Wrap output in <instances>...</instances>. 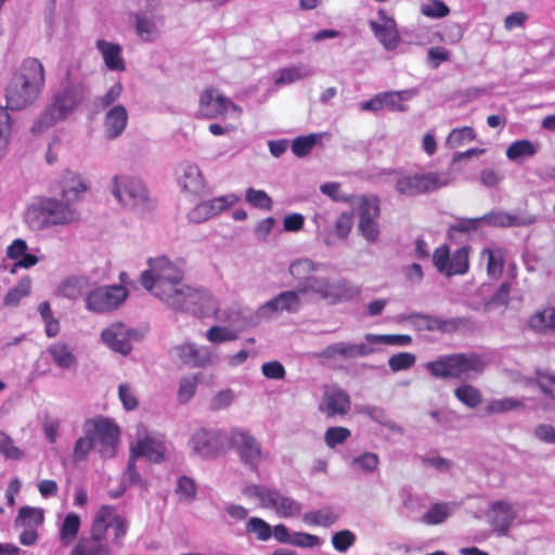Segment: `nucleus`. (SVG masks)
<instances>
[{
    "label": "nucleus",
    "mask_w": 555,
    "mask_h": 555,
    "mask_svg": "<svg viewBox=\"0 0 555 555\" xmlns=\"http://www.w3.org/2000/svg\"><path fill=\"white\" fill-rule=\"evenodd\" d=\"M308 75L307 70L300 66L287 67L280 70V75L275 80L276 85L292 83L300 80Z\"/></svg>",
    "instance_id": "69168bd1"
},
{
    "label": "nucleus",
    "mask_w": 555,
    "mask_h": 555,
    "mask_svg": "<svg viewBox=\"0 0 555 555\" xmlns=\"http://www.w3.org/2000/svg\"><path fill=\"white\" fill-rule=\"evenodd\" d=\"M83 428L85 433L92 437L93 442L99 443V452L102 457L111 459L116 454L120 428L114 421L98 416L87 420Z\"/></svg>",
    "instance_id": "6e6552de"
},
{
    "label": "nucleus",
    "mask_w": 555,
    "mask_h": 555,
    "mask_svg": "<svg viewBox=\"0 0 555 555\" xmlns=\"http://www.w3.org/2000/svg\"><path fill=\"white\" fill-rule=\"evenodd\" d=\"M476 139V132L474 128L465 126L462 128L453 129L447 137L446 144L451 149H456L469 143Z\"/></svg>",
    "instance_id": "a19ab883"
},
{
    "label": "nucleus",
    "mask_w": 555,
    "mask_h": 555,
    "mask_svg": "<svg viewBox=\"0 0 555 555\" xmlns=\"http://www.w3.org/2000/svg\"><path fill=\"white\" fill-rule=\"evenodd\" d=\"M408 320L416 331H438L442 334L455 333L464 324V319L462 318L440 319L422 313H411Z\"/></svg>",
    "instance_id": "a211bd4d"
},
{
    "label": "nucleus",
    "mask_w": 555,
    "mask_h": 555,
    "mask_svg": "<svg viewBox=\"0 0 555 555\" xmlns=\"http://www.w3.org/2000/svg\"><path fill=\"white\" fill-rule=\"evenodd\" d=\"M378 16L382 22L372 21L370 23L371 29L385 49L389 51L395 50L400 41L396 21L389 17L385 10H379Z\"/></svg>",
    "instance_id": "aec40b11"
},
{
    "label": "nucleus",
    "mask_w": 555,
    "mask_h": 555,
    "mask_svg": "<svg viewBox=\"0 0 555 555\" xmlns=\"http://www.w3.org/2000/svg\"><path fill=\"white\" fill-rule=\"evenodd\" d=\"M245 199L249 205H251L255 208H259L267 211L272 209V199L262 190L248 188L245 192Z\"/></svg>",
    "instance_id": "49530a36"
},
{
    "label": "nucleus",
    "mask_w": 555,
    "mask_h": 555,
    "mask_svg": "<svg viewBox=\"0 0 555 555\" xmlns=\"http://www.w3.org/2000/svg\"><path fill=\"white\" fill-rule=\"evenodd\" d=\"M128 124V113L124 105H115L107 111L104 117L105 134L108 139L118 138Z\"/></svg>",
    "instance_id": "bb28decb"
},
{
    "label": "nucleus",
    "mask_w": 555,
    "mask_h": 555,
    "mask_svg": "<svg viewBox=\"0 0 555 555\" xmlns=\"http://www.w3.org/2000/svg\"><path fill=\"white\" fill-rule=\"evenodd\" d=\"M86 93L85 81L72 79L67 74L62 89L53 95L51 103L33 124L31 132L41 133L66 119L85 101Z\"/></svg>",
    "instance_id": "7ed1b4c3"
},
{
    "label": "nucleus",
    "mask_w": 555,
    "mask_h": 555,
    "mask_svg": "<svg viewBox=\"0 0 555 555\" xmlns=\"http://www.w3.org/2000/svg\"><path fill=\"white\" fill-rule=\"evenodd\" d=\"M480 256L487 258V274L498 280L504 270L505 249L496 246L487 247L481 250Z\"/></svg>",
    "instance_id": "7c9ffc66"
},
{
    "label": "nucleus",
    "mask_w": 555,
    "mask_h": 555,
    "mask_svg": "<svg viewBox=\"0 0 555 555\" xmlns=\"http://www.w3.org/2000/svg\"><path fill=\"white\" fill-rule=\"evenodd\" d=\"M134 28L137 35L145 41H151L156 35L155 24L140 13L134 14Z\"/></svg>",
    "instance_id": "8fccbe9b"
},
{
    "label": "nucleus",
    "mask_w": 555,
    "mask_h": 555,
    "mask_svg": "<svg viewBox=\"0 0 555 555\" xmlns=\"http://www.w3.org/2000/svg\"><path fill=\"white\" fill-rule=\"evenodd\" d=\"M31 283L28 278L21 279L17 284L9 289L7 295L4 296L3 304L8 307H15L20 304V301L27 297L30 293Z\"/></svg>",
    "instance_id": "58836bf2"
},
{
    "label": "nucleus",
    "mask_w": 555,
    "mask_h": 555,
    "mask_svg": "<svg viewBox=\"0 0 555 555\" xmlns=\"http://www.w3.org/2000/svg\"><path fill=\"white\" fill-rule=\"evenodd\" d=\"M402 91H387L378 93L382 109L388 108L392 112H405L408 106L402 103L403 101Z\"/></svg>",
    "instance_id": "a18cd8bd"
},
{
    "label": "nucleus",
    "mask_w": 555,
    "mask_h": 555,
    "mask_svg": "<svg viewBox=\"0 0 555 555\" xmlns=\"http://www.w3.org/2000/svg\"><path fill=\"white\" fill-rule=\"evenodd\" d=\"M229 443L235 449L244 465L255 470L258 469L263 457L261 443L249 431L242 428H233L230 434Z\"/></svg>",
    "instance_id": "9b49d317"
},
{
    "label": "nucleus",
    "mask_w": 555,
    "mask_h": 555,
    "mask_svg": "<svg viewBox=\"0 0 555 555\" xmlns=\"http://www.w3.org/2000/svg\"><path fill=\"white\" fill-rule=\"evenodd\" d=\"M81 520L76 513H68L60 527V541L64 546H68L77 538L80 530Z\"/></svg>",
    "instance_id": "f704fd0d"
},
{
    "label": "nucleus",
    "mask_w": 555,
    "mask_h": 555,
    "mask_svg": "<svg viewBox=\"0 0 555 555\" xmlns=\"http://www.w3.org/2000/svg\"><path fill=\"white\" fill-rule=\"evenodd\" d=\"M199 114L207 118H222L229 112H235L240 116L242 108L230 98L221 94L217 89L210 87L203 90L198 102Z\"/></svg>",
    "instance_id": "2eb2a0df"
},
{
    "label": "nucleus",
    "mask_w": 555,
    "mask_h": 555,
    "mask_svg": "<svg viewBox=\"0 0 555 555\" xmlns=\"http://www.w3.org/2000/svg\"><path fill=\"white\" fill-rule=\"evenodd\" d=\"M524 405L521 400L514 398H503L491 400L485 408L487 415L501 414L512 410L519 409Z\"/></svg>",
    "instance_id": "79ce46f5"
},
{
    "label": "nucleus",
    "mask_w": 555,
    "mask_h": 555,
    "mask_svg": "<svg viewBox=\"0 0 555 555\" xmlns=\"http://www.w3.org/2000/svg\"><path fill=\"white\" fill-rule=\"evenodd\" d=\"M423 15L431 18H441L450 13L448 5L441 0H428L421 7Z\"/></svg>",
    "instance_id": "052dcab7"
},
{
    "label": "nucleus",
    "mask_w": 555,
    "mask_h": 555,
    "mask_svg": "<svg viewBox=\"0 0 555 555\" xmlns=\"http://www.w3.org/2000/svg\"><path fill=\"white\" fill-rule=\"evenodd\" d=\"M112 193L124 206H143L149 201V192L143 182L134 177L115 176Z\"/></svg>",
    "instance_id": "f8f14e48"
},
{
    "label": "nucleus",
    "mask_w": 555,
    "mask_h": 555,
    "mask_svg": "<svg viewBox=\"0 0 555 555\" xmlns=\"http://www.w3.org/2000/svg\"><path fill=\"white\" fill-rule=\"evenodd\" d=\"M192 450L205 459H214L224 451V438L217 429H197L190 440Z\"/></svg>",
    "instance_id": "f3484780"
},
{
    "label": "nucleus",
    "mask_w": 555,
    "mask_h": 555,
    "mask_svg": "<svg viewBox=\"0 0 555 555\" xmlns=\"http://www.w3.org/2000/svg\"><path fill=\"white\" fill-rule=\"evenodd\" d=\"M491 526L499 535L507 534L516 518L513 504L506 501H495L491 504Z\"/></svg>",
    "instance_id": "5701e85b"
},
{
    "label": "nucleus",
    "mask_w": 555,
    "mask_h": 555,
    "mask_svg": "<svg viewBox=\"0 0 555 555\" xmlns=\"http://www.w3.org/2000/svg\"><path fill=\"white\" fill-rule=\"evenodd\" d=\"M246 530L256 534L260 541H267L272 535V529L268 522L259 517H251L246 524Z\"/></svg>",
    "instance_id": "603ef678"
},
{
    "label": "nucleus",
    "mask_w": 555,
    "mask_h": 555,
    "mask_svg": "<svg viewBox=\"0 0 555 555\" xmlns=\"http://www.w3.org/2000/svg\"><path fill=\"white\" fill-rule=\"evenodd\" d=\"M450 515L447 504H434L422 517L423 522L426 525H439L443 522Z\"/></svg>",
    "instance_id": "3c124183"
},
{
    "label": "nucleus",
    "mask_w": 555,
    "mask_h": 555,
    "mask_svg": "<svg viewBox=\"0 0 555 555\" xmlns=\"http://www.w3.org/2000/svg\"><path fill=\"white\" fill-rule=\"evenodd\" d=\"M94 446V442L92 440V437L88 434H86L85 437H80L74 447L73 450V456L76 462H81L87 460L89 453L91 452L92 448Z\"/></svg>",
    "instance_id": "338daca9"
},
{
    "label": "nucleus",
    "mask_w": 555,
    "mask_h": 555,
    "mask_svg": "<svg viewBox=\"0 0 555 555\" xmlns=\"http://www.w3.org/2000/svg\"><path fill=\"white\" fill-rule=\"evenodd\" d=\"M351 406L350 398L346 391L340 388H333L325 391L319 410L328 418L346 415Z\"/></svg>",
    "instance_id": "412c9836"
},
{
    "label": "nucleus",
    "mask_w": 555,
    "mask_h": 555,
    "mask_svg": "<svg viewBox=\"0 0 555 555\" xmlns=\"http://www.w3.org/2000/svg\"><path fill=\"white\" fill-rule=\"evenodd\" d=\"M149 266L141 274L142 286L170 307L197 313V306L210 299L208 293L185 285L183 272L168 258L150 259Z\"/></svg>",
    "instance_id": "f257e3e1"
},
{
    "label": "nucleus",
    "mask_w": 555,
    "mask_h": 555,
    "mask_svg": "<svg viewBox=\"0 0 555 555\" xmlns=\"http://www.w3.org/2000/svg\"><path fill=\"white\" fill-rule=\"evenodd\" d=\"M95 47L101 53L105 66L109 70L115 72H125L126 63L121 54V46L119 43H114L106 41L104 39H99L95 42Z\"/></svg>",
    "instance_id": "a878e982"
},
{
    "label": "nucleus",
    "mask_w": 555,
    "mask_h": 555,
    "mask_svg": "<svg viewBox=\"0 0 555 555\" xmlns=\"http://www.w3.org/2000/svg\"><path fill=\"white\" fill-rule=\"evenodd\" d=\"M379 464V457L376 453L364 452L352 461V466L364 473H373Z\"/></svg>",
    "instance_id": "4d7b16f0"
},
{
    "label": "nucleus",
    "mask_w": 555,
    "mask_h": 555,
    "mask_svg": "<svg viewBox=\"0 0 555 555\" xmlns=\"http://www.w3.org/2000/svg\"><path fill=\"white\" fill-rule=\"evenodd\" d=\"M416 358L411 352H399L388 359V365L392 372L409 370L415 364Z\"/></svg>",
    "instance_id": "680f3d73"
},
{
    "label": "nucleus",
    "mask_w": 555,
    "mask_h": 555,
    "mask_svg": "<svg viewBox=\"0 0 555 555\" xmlns=\"http://www.w3.org/2000/svg\"><path fill=\"white\" fill-rule=\"evenodd\" d=\"M365 339L372 344L393 346H409L412 343V337L406 334H367Z\"/></svg>",
    "instance_id": "37998d69"
},
{
    "label": "nucleus",
    "mask_w": 555,
    "mask_h": 555,
    "mask_svg": "<svg viewBox=\"0 0 555 555\" xmlns=\"http://www.w3.org/2000/svg\"><path fill=\"white\" fill-rule=\"evenodd\" d=\"M352 225L353 215L351 212H343L334 222V233L338 238L344 240L350 234Z\"/></svg>",
    "instance_id": "0e129e2a"
},
{
    "label": "nucleus",
    "mask_w": 555,
    "mask_h": 555,
    "mask_svg": "<svg viewBox=\"0 0 555 555\" xmlns=\"http://www.w3.org/2000/svg\"><path fill=\"white\" fill-rule=\"evenodd\" d=\"M56 189L61 197L72 204L88 191V184L79 173L65 170L56 181Z\"/></svg>",
    "instance_id": "4be33fe9"
},
{
    "label": "nucleus",
    "mask_w": 555,
    "mask_h": 555,
    "mask_svg": "<svg viewBox=\"0 0 555 555\" xmlns=\"http://www.w3.org/2000/svg\"><path fill=\"white\" fill-rule=\"evenodd\" d=\"M337 519V515L330 507L312 511L304 515V521L309 526L328 527Z\"/></svg>",
    "instance_id": "ea45409f"
},
{
    "label": "nucleus",
    "mask_w": 555,
    "mask_h": 555,
    "mask_svg": "<svg viewBox=\"0 0 555 555\" xmlns=\"http://www.w3.org/2000/svg\"><path fill=\"white\" fill-rule=\"evenodd\" d=\"M89 288V281L83 276H72L64 280L60 287L59 293L66 298L77 299L81 297Z\"/></svg>",
    "instance_id": "72a5a7b5"
},
{
    "label": "nucleus",
    "mask_w": 555,
    "mask_h": 555,
    "mask_svg": "<svg viewBox=\"0 0 555 555\" xmlns=\"http://www.w3.org/2000/svg\"><path fill=\"white\" fill-rule=\"evenodd\" d=\"M247 491L249 495L259 500L263 508L272 509L279 517L291 518L298 516L301 512L300 503L278 490L254 485L248 487Z\"/></svg>",
    "instance_id": "1a4fd4ad"
},
{
    "label": "nucleus",
    "mask_w": 555,
    "mask_h": 555,
    "mask_svg": "<svg viewBox=\"0 0 555 555\" xmlns=\"http://www.w3.org/2000/svg\"><path fill=\"white\" fill-rule=\"evenodd\" d=\"M48 351L51 354L54 363L63 370L69 369L76 362L75 354L73 353L70 348L64 343L57 341L52 344L48 348Z\"/></svg>",
    "instance_id": "c9c22d12"
},
{
    "label": "nucleus",
    "mask_w": 555,
    "mask_h": 555,
    "mask_svg": "<svg viewBox=\"0 0 555 555\" xmlns=\"http://www.w3.org/2000/svg\"><path fill=\"white\" fill-rule=\"evenodd\" d=\"M537 153L535 146L529 140H517L506 150V157L516 160L520 157H531Z\"/></svg>",
    "instance_id": "c03bdc74"
},
{
    "label": "nucleus",
    "mask_w": 555,
    "mask_h": 555,
    "mask_svg": "<svg viewBox=\"0 0 555 555\" xmlns=\"http://www.w3.org/2000/svg\"><path fill=\"white\" fill-rule=\"evenodd\" d=\"M206 338L212 344H221L237 339V334L227 326L214 325L206 332Z\"/></svg>",
    "instance_id": "864d4df0"
},
{
    "label": "nucleus",
    "mask_w": 555,
    "mask_h": 555,
    "mask_svg": "<svg viewBox=\"0 0 555 555\" xmlns=\"http://www.w3.org/2000/svg\"><path fill=\"white\" fill-rule=\"evenodd\" d=\"M133 457L145 456L154 462H159L163 459L162 446L152 438L139 440L135 446L130 450Z\"/></svg>",
    "instance_id": "473e14b6"
},
{
    "label": "nucleus",
    "mask_w": 555,
    "mask_h": 555,
    "mask_svg": "<svg viewBox=\"0 0 555 555\" xmlns=\"http://www.w3.org/2000/svg\"><path fill=\"white\" fill-rule=\"evenodd\" d=\"M350 436L351 431L347 427H328L324 434V441L328 448L334 449L338 444L346 442Z\"/></svg>",
    "instance_id": "09e8293b"
},
{
    "label": "nucleus",
    "mask_w": 555,
    "mask_h": 555,
    "mask_svg": "<svg viewBox=\"0 0 555 555\" xmlns=\"http://www.w3.org/2000/svg\"><path fill=\"white\" fill-rule=\"evenodd\" d=\"M128 292L121 285L100 286L88 293L86 308L96 313L117 309L127 298Z\"/></svg>",
    "instance_id": "ddd939ff"
},
{
    "label": "nucleus",
    "mask_w": 555,
    "mask_h": 555,
    "mask_svg": "<svg viewBox=\"0 0 555 555\" xmlns=\"http://www.w3.org/2000/svg\"><path fill=\"white\" fill-rule=\"evenodd\" d=\"M320 357L327 358L330 360L336 358L352 359L351 344L348 343H336L325 347Z\"/></svg>",
    "instance_id": "bf43d9fd"
},
{
    "label": "nucleus",
    "mask_w": 555,
    "mask_h": 555,
    "mask_svg": "<svg viewBox=\"0 0 555 555\" xmlns=\"http://www.w3.org/2000/svg\"><path fill=\"white\" fill-rule=\"evenodd\" d=\"M182 175L179 179L181 188L191 194H198L204 189V179L199 168L194 164L181 166Z\"/></svg>",
    "instance_id": "c756f323"
},
{
    "label": "nucleus",
    "mask_w": 555,
    "mask_h": 555,
    "mask_svg": "<svg viewBox=\"0 0 555 555\" xmlns=\"http://www.w3.org/2000/svg\"><path fill=\"white\" fill-rule=\"evenodd\" d=\"M31 228L42 230L52 225H64L79 220V212L67 201L43 197L27 211Z\"/></svg>",
    "instance_id": "39448f33"
},
{
    "label": "nucleus",
    "mask_w": 555,
    "mask_h": 555,
    "mask_svg": "<svg viewBox=\"0 0 555 555\" xmlns=\"http://www.w3.org/2000/svg\"><path fill=\"white\" fill-rule=\"evenodd\" d=\"M528 325L537 333L555 331V308L548 307L537 311L530 317Z\"/></svg>",
    "instance_id": "2f4dec72"
},
{
    "label": "nucleus",
    "mask_w": 555,
    "mask_h": 555,
    "mask_svg": "<svg viewBox=\"0 0 555 555\" xmlns=\"http://www.w3.org/2000/svg\"><path fill=\"white\" fill-rule=\"evenodd\" d=\"M197 383L198 379L197 376L195 375L181 378L177 393V398L180 403H186L193 398V396L195 395Z\"/></svg>",
    "instance_id": "5fc2aeb1"
},
{
    "label": "nucleus",
    "mask_w": 555,
    "mask_h": 555,
    "mask_svg": "<svg viewBox=\"0 0 555 555\" xmlns=\"http://www.w3.org/2000/svg\"><path fill=\"white\" fill-rule=\"evenodd\" d=\"M44 521V512L40 507L22 506L14 519V528L20 530V543L24 546H33L37 543L38 529Z\"/></svg>",
    "instance_id": "4468645a"
},
{
    "label": "nucleus",
    "mask_w": 555,
    "mask_h": 555,
    "mask_svg": "<svg viewBox=\"0 0 555 555\" xmlns=\"http://www.w3.org/2000/svg\"><path fill=\"white\" fill-rule=\"evenodd\" d=\"M8 108V105L5 107H0V157L3 155L8 146L12 129L11 116Z\"/></svg>",
    "instance_id": "6e6d98bb"
},
{
    "label": "nucleus",
    "mask_w": 555,
    "mask_h": 555,
    "mask_svg": "<svg viewBox=\"0 0 555 555\" xmlns=\"http://www.w3.org/2000/svg\"><path fill=\"white\" fill-rule=\"evenodd\" d=\"M103 515V525L105 528V534L107 533L108 528L114 529V543L117 545L121 544L122 539L125 538L127 530H128V524L124 516L117 515L114 513V507L111 505H103L100 507V509L96 512V515L93 520H98L99 517ZM107 541V539L105 538Z\"/></svg>",
    "instance_id": "393cba45"
},
{
    "label": "nucleus",
    "mask_w": 555,
    "mask_h": 555,
    "mask_svg": "<svg viewBox=\"0 0 555 555\" xmlns=\"http://www.w3.org/2000/svg\"><path fill=\"white\" fill-rule=\"evenodd\" d=\"M238 199V196L234 194H229L216 197L211 201L203 202L198 204L196 208L193 210L192 218L195 221H201V219H208L230 208L231 206L236 204Z\"/></svg>",
    "instance_id": "b1692460"
},
{
    "label": "nucleus",
    "mask_w": 555,
    "mask_h": 555,
    "mask_svg": "<svg viewBox=\"0 0 555 555\" xmlns=\"http://www.w3.org/2000/svg\"><path fill=\"white\" fill-rule=\"evenodd\" d=\"M426 370L435 378L467 379L480 374L486 361L476 352L443 354L426 363Z\"/></svg>",
    "instance_id": "20e7f679"
},
{
    "label": "nucleus",
    "mask_w": 555,
    "mask_h": 555,
    "mask_svg": "<svg viewBox=\"0 0 555 555\" xmlns=\"http://www.w3.org/2000/svg\"><path fill=\"white\" fill-rule=\"evenodd\" d=\"M298 292L302 295L314 294L320 299L327 300L332 304L350 300L360 295L361 291L358 286L350 285L346 281L331 282L328 279H307L306 282L297 285Z\"/></svg>",
    "instance_id": "0eeeda50"
},
{
    "label": "nucleus",
    "mask_w": 555,
    "mask_h": 555,
    "mask_svg": "<svg viewBox=\"0 0 555 555\" xmlns=\"http://www.w3.org/2000/svg\"><path fill=\"white\" fill-rule=\"evenodd\" d=\"M300 295L301 293L296 291H285L280 293L278 296L273 297L269 301H267L261 309L269 310L271 312L278 311H287V312H296L300 306Z\"/></svg>",
    "instance_id": "cd10ccee"
},
{
    "label": "nucleus",
    "mask_w": 555,
    "mask_h": 555,
    "mask_svg": "<svg viewBox=\"0 0 555 555\" xmlns=\"http://www.w3.org/2000/svg\"><path fill=\"white\" fill-rule=\"evenodd\" d=\"M356 542V535L350 530H340L333 534L332 544L333 547L340 553H345Z\"/></svg>",
    "instance_id": "e2e57ef3"
},
{
    "label": "nucleus",
    "mask_w": 555,
    "mask_h": 555,
    "mask_svg": "<svg viewBox=\"0 0 555 555\" xmlns=\"http://www.w3.org/2000/svg\"><path fill=\"white\" fill-rule=\"evenodd\" d=\"M359 233L370 243H374L379 236V227L377 220H359Z\"/></svg>",
    "instance_id": "774afa93"
},
{
    "label": "nucleus",
    "mask_w": 555,
    "mask_h": 555,
    "mask_svg": "<svg viewBox=\"0 0 555 555\" xmlns=\"http://www.w3.org/2000/svg\"><path fill=\"white\" fill-rule=\"evenodd\" d=\"M46 85L43 64L36 57H26L5 88L8 107L20 111L34 104Z\"/></svg>",
    "instance_id": "f03ea898"
},
{
    "label": "nucleus",
    "mask_w": 555,
    "mask_h": 555,
    "mask_svg": "<svg viewBox=\"0 0 555 555\" xmlns=\"http://www.w3.org/2000/svg\"><path fill=\"white\" fill-rule=\"evenodd\" d=\"M359 219L377 220L380 215L379 199L375 195H362L358 198Z\"/></svg>",
    "instance_id": "e433bc0d"
},
{
    "label": "nucleus",
    "mask_w": 555,
    "mask_h": 555,
    "mask_svg": "<svg viewBox=\"0 0 555 555\" xmlns=\"http://www.w3.org/2000/svg\"><path fill=\"white\" fill-rule=\"evenodd\" d=\"M176 354L182 363L202 367L210 362V354L207 349L198 348L194 344H184L176 348Z\"/></svg>",
    "instance_id": "c85d7f7f"
},
{
    "label": "nucleus",
    "mask_w": 555,
    "mask_h": 555,
    "mask_svg": "<svg viewBox=\"0 0 555 555\" xmlns=\"http://www.w3.org/2000/svg\"><path fill=\"white\" fill-rule=\"evenodd\" d=\"M470 246L465 245L452 254L447 244L437 247L433 254V263L437 271L448 278L466 274L469 270Z\"/></svg>",
    "instance_id": "9d476101"
},
{
    "label": "nucleus",
    "mask_w": 555,
    "mask_h": 555,
    "mask_svg": "<svg viewBox=\"0 0 555 555\" xmlns=\"http://www.w3.org/2000/svg\"><path fill=\"white\" fill-rule=\"evenodd\" d=\"M315 144V134L297 137L292 143V152L297 157H305L311 152Z\"/></svg>",
    "instance_id": "13d9d810"
},
{
    "label": "nucleus",
    "mask_w": 555,
    "mask_h": 555,
    "mask_svg": "<svg viewBox=\"0 0 555 555\" xmlns=\"http://www.w3.org/2000/svg\"><path fill=\"white\" fill-rule=\"evenodd\" d=\"M313 263L307 259L296 260L291 263L288 271L289 274L297 281V285L299 283L306 282L307 279H313L311 275L313 271Z\"/></svg>",
    "instance_id": "de8ad7c7"
},
{
    "label": "nucleus",
    "mask_w": 555,
    "mask_h": 555,
    "mask_svg": "<svg viewBox=\"0 0 555 555\" xmlns=\"http://www.w3.org/2000/svg\"><path fill=\"white\" fill-rule=\"evenodd\" d=\"M451 181L449 172L428 171L404 175L397 179L396 191L401 195L413 197L435 192L449 185Z\"/></svg>",
    "instance_id": "423d86ee"
},
{
    "label": "nucleus",
    "mask_w": 555,
    "mask_h": 555,
    "mask_svg": "<svg viewBox=\"0 0 555 555\" xmlns=\"http://www.w3.org/2000/svg\"><path fill=\"white\" fill-rule=\"evenodd\" d=\"M133 332L121 322L112 323L102 331V341L113 351L127 356L132 350L131 338Z\"/></svg>",
    "instance_id": "6ab92c4d"
},
{
    "label": "nucleus",
    "mask_w": 555,
    "mask_h": 555,
    "mask_svg": "<svg viewBox=\"0 0 555 555\" xmlns=\"http://www.w3.org/2000/svg\"><path fill=\"white\" fill-rule=\"evenodd\" d=\"M69 555H111V548L105 540L102 514L98 520H93L90 535L81 537Z\"/></svg>",
    "instance_id": "dca6fc26"
},
{
    "label": "nucleus",
    "mask_w": 555,
    "mask_h": 555,
    "mask_svg": "<svg viewBox=\"0 0 555 555\" xmlns=\"http://www.w3.org/2000/svg\"><path fill=\"white\" fill-rule=\"evenodd\" d=\"M455 398L468 408H476L482 401V395L476 387L464 384L455 388Z\"/></svg>",
    "instance_id": "4c0bfd02"
}]
</instances>
